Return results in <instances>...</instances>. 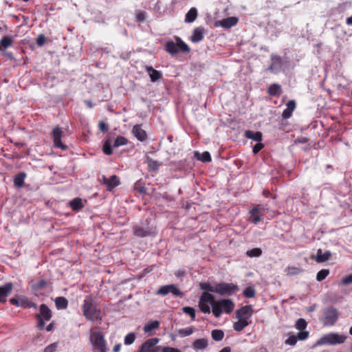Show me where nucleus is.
I'll use <instances>...</instances> for the list:
<instances>
[{
	"instance_id": "30",
	"label": "nucleus",
	"mask_w": 352,
	"mask_h": 352,
	"mask_svg": "<svg viewBox=\"0 0 352 352\" xmlns=\"http://www.w3.org/2000/svg\"><path fill=\"white\" fill-rule=\"evenodd\" d=\"M250 324V322L243 319H238V321L235 322L233 324V328L236 331L240 332L243 329Z\"/></svg>"
},
{
	"instance_id": "7",
	"label": "nucleus",
	"mask_w": 352,
	"mask_h": 352,
	"mask_svg": "<svg viewBox=\"0 0 352 352\" xmlns=\"http://www.w3.org/2000/svg\"><path fill=\"white\" fill-rule=\"evenodd\" d=\"M239 287L234 283H217L216 293L221 296H231L239 291Z\"/></svg>"
},
{
	"instance_id": "39",
	"label": "nucleus",
	"mask_w": 352,
	"mask_h": 352,
	"mask_svg": "<svg viewBox=\"0 0 352 352\" xmlns=\"http://www.w3.org/2000/svg\"><path fill=\"white\" fill-rule=\"evenodd\" d=\"M199 286L201 289L205 290L207 292H210L216 293L217 283L214 285H211L209 283L204 282L201 283Z\"/></svg>"
},
{
	"instance_id": "23",
	"label": "nucleus",
	"mask_w": 352,
	"mask_h": 352,
	"mask_svg": "<svg viewBox=\"0 0 352 352\" xmlns=\"http://www.w3.org/2000/svg\"><path fill=\"white\" fill-rule=\"evenodd\" d=\"M245 137L248 139L253 140L260 142L262 140V133L260 131H253L248 130L245 132Z\"/></svg>"
},
{
	"instance_id": "6",
	"label": "nucleus",
	"mask_w": 352,
	"mask_h": 352,
	"mask_svg": "<svg viewBox=\"0 0 352 352\" xmlns=\"http://www.w3.org/2000/svg\"><path fill=\"white\" fill-rule=\"evenodd\" d=\"M338 317V310L334 307H329L323 311L321 321L324 326H333L336 323Z\"/></svg>"
},
{
	"instance_id": "42",
	"label": "nucleus",
	"mask_w": 352,
	"mask_h": 352,
	"mask_svg": "<svg viewBox=\"0 0 352 352\" xmlns=\"http://www.w3.org/2000/svg\"><path fill=\"white\" fill-rule=\"evenodd\" d=\"M199 155V156L197 157V159L203 162H210L212 161V158L210 156V154L208 151H205L201 155L198 153H195V155Z\"/></svg>"
},
{
	"instance_id": "15",
	"label": "nucleus",
	"mask_w": 352,
	"mask_h": 352,
	"mask_svg": "<svg viewBox=\"0 0 352 352\" xmlns=\"http://www.w3.org/2000/svg\"><path fill=\"white\" fill-rule=\"evenodd\" d=\"M132 133L140 142L145 141L148 137L146 132L142 128L141 124L133 126Z\"/></svg>"
},
{
	"instance_id": "59",
	"label": "nucleus",
	"mask_w": 352,
	"mask_h": 352,
	"mask_svg": "<svg viewBox=\"0 0 352 352\" xmlns=\"http://www.w3.org/2000/svg\"><path fill=\"white\" fill-rule=\"evenodd\" d=\"M263 146H263V144H261L260 142L257 143L253 147V153H255V154L258 153L263 148Z\"/></svg>"
},
{
	"instance_id": "51",
	"label": "nucleus",
	"mask_w": 352,
	"mask_h": 352,
	"mask_svg": "<svg viewBox=\"0 0 352 352\" xmlns=\"http://www.w3.org/2000/svg\"><path fill=\"white\" fill-rule=\"evenodd\" d=\"M146 12L145 11H141V10L138 11V12L136 14V16H135L136 21H138V22L144 21L146 19Z\"/></svg>"
},
{
	"instance_id": "57",
	"label": "nucleus",
	"mask_w": 352,
	"mask_h": 352,
	"mask_svg": "<svg viewBox=\"0 0 352 352\" xmlns=\"http://www.w3.org/2000/svg\"><path fill=\"white\" fill-rule=\"evenodd\" d=\"M46 38L43 34H40L36 38V43L39 46H42L45 44Z\"/></svg>"
},
{
	"instance_id": "61",
	"label": "nucleus",
	"mask_w": 352,
	"mask_h": 352,
	"mask_svg": "<svg viewBox=\"0 0 352 352\" xmlns=\"http://www.w3.org/2000/svg\"><path fill=\"white\" fill-rule=\"evenodd\" d=\"M352 283V274L346 276L342 279V283L344 285H348Z\"/></svg>"
},
{
	"instance_id": "36",
	"label": "nucleus",
	"mask_w": 352,
	"mask_h": 352,
	"mask_svg": "<svg viewBox=\"0 0 352 352\" xmlns=\"http://www.w3.org/2000/svg\"><path fill=\"white\" fill-rule=\"evenodd\" d=\"M243 296L247 298H252L256 295V291L253 286H248L243 292Z\"/></svg>"
},
{
	"instance_id": "31",
	"label": "nucleus",
	"mask_w": 352,
	"mask_h": 352,
	"mask_svg": "<svg viewBox=\"0 0 352 352\" xmlns=\"http://www.w3.org/2000/svg\"><path fill=\"white\" fill-rule=\"evenodd\" d=\"M26 174L23 172L17 174L14 178V186L18 188L23 187L24 185V180Z\"/></svg>"
},
{
	"instance_id": "38",
	"label": "nucleus",
	"mask_w": 352,
	"mask_h": 352,
	"mask_svg": "<svg viewBox=\"0 0 352 352\" xmlns=\"http://www.w3.org/2000/svg\"><path fill=\"white\" fill-rule=\"evenodd\" d=\"M13 43L12 40L8 36H3L0 41V49L3 47L6 49L11 46Z\"/></svg>"
},
{
	"instance_id": "52",
	"label": "nucleus",
	"mask_w": 352,
	"mask_h": 352,
	"mask_svg": "<svg viewBox=\"0 0 352 352\" xmlns=\"http://www.w3.org/2000/svg\"><path fill=\"white\" fill-rule=\"evenodd\" d=\"M47 285V281L44 279L38 280L34 286V288L37 290H41L45 287Z\"/></svg>"
},
{
	"instance_id": "47",
	"label": "nucleus",
	"mask_w": 352,
	"mask_h": 352,
	"mask_svg": "<svg viewBox=\"0 0 352 352\" xmlns=\"http://www.w3.org/2000/svg\"><path fill=\"white\" fill-rule=\"evenodd\" d=\"M307 322L303 318H299L296 322L295 327L297 329L302 331L304 330L307 327Z\"/></svg>"
},
{
	"instance_id": "35",
	"label": "nucleus",
	"mask_w": 352,
	"mask_h": 352,
	"mask_svg": "<svg viewBox=\"0 0 352 352\" xmlns=\"http://www.w3.org/2000/svg\"><path fill=\"white\" fill-rule=\"evenodd\" d=\"M159 327L160 322L157 320H153L145 324L144 327V331L145 333H148L158 329Z\"/></svg>"
},
{
	"instance_id": "21",
	"label": "nucleus",
	"mask_w": 352,
	"mask_h": 352,
	"mask_svg": "<svg viewBox=\"0 0 352 352\" xmlns=\"http://www.w3.org/2000/svg\"><path fill=\"white\" fill-rule=\"evenodd\" d=\"M204 29L198 27L194 29L190 40L193 43H199L204 38Z\"/></svg>"
},
{
	"instance_id": "43",
	"label": "nucleus",
	"mask_w": 352,
	"mask_h": 352,
	"mask_svg": "<svg viewBox=\"0 0 352 352\" xmlns=\"http://www.w3.org/2000/svg\"><path fill=\"white\" fill-rule=\"evenodd\" d=\"M128 140L123 136H118L113 142L114 147H119L127 144Z\"/></svg>"
},
{
	"instance_id": "24",
	"label": "nucleus",
	"mask_w": 352,
	"mask_h": 352,
	"mask_svg": "<svg viewBox=\"0 0 352 352\" xmlns=\"http://www.w3.org/2000/svg\"><path fill=\"white\" fill-rule=\"evenodd\" d=\"M281 93V86L276 83L272 84L267 89V94L272 96H280Z\"/></svg>"
},
{
	"instance_id": "16",
	"label": "nucleus",
	"mask_w": 352,
	"mask_h": 352,
	"mask_svg": "<svg viewBox=\"0 0 352 352\" xmlns=\"http://www.w3.org/2000/svg\"><path fill=\"white\" fill-rule=\"evenodd\" d=\"M13 285L11 283H8L3 286L0 287V302L5 303L8 295L12 290Z\"/></svg>"
},
{
	"instance_id": "10",
	"label": "nucleus",
	"mask_w": 352,
	"mask_h": 352,
	"mask_svg": "<svg viewBox=\"0 0 352 352\" xmlns=\"http://www.w3.org/2000/svg\"><path fill=\"white\" fill-rule=\"evenodd\" d=\"M171 293L176 296H182V292L179 290L175 285H166L160 287L156 292L157 295L166 296L168 294Z\"/></svg>"
},
{
	"instance_id": "1",
	"label": "nucleus",
	"mask_w": 352,
	"mask_h": 352,
	"mask_svg": "<svg viewBox=\"0 0 352 352\" xmlns=\"http://www.w3.org/2000/svg\"><path fill=\"white\" fill-rule=\"evenodd\" d=\"M85 317L90 321H102L101 310L97 307L96 302L91 296H87L82 305Z\"/></svg>"
},
{
	"instance_id": "53",
	"label": "nucleus",
	"mask_w": 352,
	"mask_h": 352,
	"mask_svg": "<svg viewBox=\"0 0 352 352\" xmlns=\"http://www.w3.org/2000/svg\"><path fill=\"white\" fill-rule=\"evenodd\" d=\"M296 337H297V339L299 340H305L309 337V332L302 330L297 333Z\"/></svg>"
},
{
	"instance_id": "50",
	"label": "nucleus",
	"mask_w": 352,
	"mask_h": 352,
	"mask_svg": "<svg viewBox=\"0 0 352 352\" xmlns=\"http://www.w3.org/2000/svg\"><path fill=\"white\" fill-rule=\"evenodd\" d=\"M285 271L288 275H296L302 272L300 268L296 267H288Z\"/></svg>"
},
{
	"instance_id": "8",
	"label": "nucleus",
	"mask_w": 352,
	"mask_h": 352,
	"mask_svg": "<svg viewBox=\"0 0 352 352\" xmlns=\"http://www.w3.org/2000/svg\"><path fill=\"white\" fill-rule=\"evenodd\" d=\"M265 210V209L262 205H256L249 212V221L254 224H258L262 220L261 217L264 214Z\"/></svg>"
},
{
	"instance_id": "9",
	"label": "nucleus",
	"mask_w": 352,
	"mask_h": 352,
	"mask_svg": "<svg viewBox=\"0 0 352 352\" xmlns=\"http://www.w3.org/2000/svg\"><path fill=\"white\" fill-rule=\"evenodd\" d=\"M159 342L160 339L157 338H150L141 345L138 352H159L160 347L156 346Z\"/></svg>"
},
{
	"instance_id": "64",
	"label": "nucleus",
	"mask_w": 352,
	"mask_h": 352,
	"mask_svg": "<svg viewBox=\"0 0 352 352\" xmlns=\"http://www.w3.org/2000/svg\"><path fill=\"white\" fill-rule=\"evenodd\" d=\"M346 23L348 25H352V16L346 19Z\"/></svg>"
},
{
	"instance_id": "46",
	"label": "nucleus",
	"mask_w": 352,
	"mask_h": 352,
	"mask_svg": "<svg viewBox=\"0 0 352 352\" xmlns=\"http://www.w3.org/2000/svg\"><path fill=\"white\" fill-rule=\"evenodd\" d=\"M329 270L327 269H322L320 270L316 275V280L318 281H322L326 278V277L329 275Z\"/></svg>"
},
{
	"instance_id": "22",
	"label": "nucleus",
	"mask_w": 352,
	"mask_h": 352,
	"mask_svg": "<svg viewBox=\"0 0 352 352\" xmlns=\"http://www.w3.org/2000/svg\"><path fill=\"white\" fill-rule=\"evenodd\" d=\"M146 71L148 73L151 82H155L162 78L160 71L153 69L151 66H146Z\"/></svg>"
},
{
	"instance_id": "58",
	"label": "nucleus",
	"mask_w": 352,
	"mask_h": 352,
	"mask_svg": "<svg viewBox=\"0 0 352 352\" xmlns=\"http://www.w3.org/2000/svg\"><path fill=\"white\" fill-rule=\"evenodd\" d=\"M162 352H180V351L176 348L164 346L162 348Z\"/></svg>"
},
{
	"instance_id": "33",
	"label": "nucleus",
	"mask_w": 352,
	"mask_h": 352,
	"mask_svg": "<svg viewBox=\"0 0 352 352\" xmlns=\"http://www.w3.org/2000/svg\"><path fill=\"white\" fill-rule=\"evenodd\" d=\"M214 300H215V297L214 295H212V294H210L209 292H204L201 294L199 301L204 302L212 303L214 302Z\"/></svg>"
},
{
	"instance_id": "28",
	"label": "nucleus",
	"mask_w": 352,
	"mask_h": 352,
	"mask_svg": "<svg viewBox=\"0 0 352 352\" xmlns=\"http://www.w3.org/2000/svg\"><path fill=\"white\" fill-rule=\"evenodd\" d=\"M20 307L24 309L34 308V309H36L37 305L27 297L23 296L21 298Z\"/></svg>"
},
{
	"instance_id": "29",
	"label": "nucleus",
	"mask_w": 352,
	"mask_h": 352,
	"mask_svg": "<svg viewBox=\"0 0 352 352\" xmlns=\"http://www.w3.org/2000/svg\"><path fill=\"white\" fill-rule=\"evenodd\" d=\"M331 256L329 251H326L322 253V250L319 249L317 252L316 261L318 263H323L328 261Z\"/></svg>"
},
{
	"instance_id": "49",
	"label": "nucleus",
	"mask_w": 352,
	"mask_h": 352,
	"mask_svg": "<svg viewBox=\"0 0 352 352\" xmlns=\"http://www.w3.org/2000/svg\"><path fill=\"white\" fill-rule=\"evenodd\" d=\"M135 340V334L134 333H128L124 338V344L126 345L131 344Z\"/></svg>"
},
{
	"instance_id": "55",
	"label": "nucleus",
	"mask_w": 352,
	"mask_h": 352,
	"mask_svg": "<svg viewBox=\"0 0 352 352\" xmlns=\"http://www.w3.org/2000/svg\"><path fill=\"white\" fill-rule=\"evenodd\" d=\"M297 337L296 336H290L286 340H285V344H289V345H292V346H294L296 344L297 342Z\"/></svg>"
},
{
	"instance_id": "2",
	"label": "nucleus",
	"mask_w": 352,
	"mask_h": 352,
	"mask_svg": "<svg viewBox=\"0 0 352 352\" xmlns=\"http://www.w3.org/2000/svg\"><path fill=\"white\" fill-rule=\"evenodd\" d=\"M234 308V303L231 299H221L214 302L212 306V311L216 318H219L223 312L230 314Z\"/></svg>"
},
{
	"instance_id": "13",
	"label": "nucleus",
	"mask_w": 352,
	"mask_h": 352,
	"mask_svg": "<svg viewBox=\"0 0 352 352\" xmlns=\"http://www.w3.org/2000/svg\"><path fill=\"white\" fill-rule=\"evenodd\" d=\"M270 59L272 63L267 70L272 73H276L283 66V60L280 56L276 54H272Z\"/></svg>"
},
{
	"instance_id": "4",
	"label": "nucleus",
	"mask_w": 352,
	"mask_h": 352,
	"mask_svg": "<svg viewBox=\"0 0 352 352\" xmlns=\"http://www.w3.org/2000/svg\"><path fill=\"white\" fill-rule=\"evenodd\" d=\"M90 342L96 350L99 352H107L106 341L101 331H91L90 333Z\"/></svg>"
},
{
	"instance_id": "62",
	"label": "nucleus",
	"mask_w": 352,
	"mask_h": 352,
	"mask_svg": "<svg viewBox=\"0 0 352 352\" xmlns=\"http://www.w3.org/2000/svg\"><path fill=\"white\" fill-rule=\"evenodd\" d=\"M55 348L56 346L54 344H50L45 349L44 352H53L55 350Z\"/></svg>"
},
{
	"instance_id": "34",
	"label": "nucleus",
	"mask_w": 352,
	"mask_h": 352,
	"mask_svg": "<svg viewBox=\"0 0 352 352\" xmlns=\"http://www.w3.org/2000/svg\"><path fill=\"white\" fill-rule=\"evenodd\" d=\"M146 163L149 170L152 171H157L161 166V164L159 162L153 160L150 157H147Z\"/></svg>"
},
{
	"instance_id": "54",
	"label": "nucleus",
	"mask_w": 352,
	"mask_h": 352,
	"mask_svg": "<svg viewBox=\"0 0 352 352\" xmlns=\"http://www.w3.org/2000/svg\"><path fill=\"white\" fill-rule=\"evenodd\" d=\"M41 315H36V318L37 320V327L38 329L42 330L45 327V320L41 318Z\"/></svg>"
},
{
	"instance_id": "11",
	"label": "nucleus",
	"mask_w": 352,
	"mask_h": 352,
	"mask_svg": "<svg viewBox=\"0 0 352 352\" xmlns=\"http://www.w3.org/2000/svg\"><path fill=\"white\" fill-rule=\"evenodd\" d=\"M62 136L63 131L61 129L59 126H56L52 131L54 146L55 148H61L62 150H65L67 148V146L62 142Z\"/></svg>"
},
{
	"instance_id": "32",
	"label": "nucleus",
	"mask_w": 352,
	"mask_h": 352,
	"mask_svg": "<svg viewBox=\"0 0 352 352\" xmlns=\"http://www.w3.org/2000/svg\"><path fill=\"white\" fill-rule=\"evenodd\" d=\"M197 16V10L195 8H190L186 14L185 21L192 23Z\"/></svg>"
},
{
	"instance_id": "56",
	"label": "nucleus",
	"mask_w": 352,
	"mask_h": 352,
	"mask_svg": "<svg viewBox=\"0 0 352 352\" xmlns=\"http://www.w3.org/2000/svg\"><path fill=\"white\" fill-rule=\"evenodd\" d=\"M99 129L103 133H106L109 130L108 125L104 121H100L98 124Z\"/></svg>"
},
{
	"instance_id": "25",
	"label": "nucleus",
	"mask_w": 352,
	"mask_h": 352,
	"mask_svg": "<svg viewBox=\"0 0 352 352\" xmlns=\"http://www.w3.org/2000/svg\"><path fill=\"white\" fill-rule=\"evenodd\" d=\"M69 206L72 210L78 212L84 207V204L82 199L77 197L69 201Z\"/></svg>"
},
{
	"instance_id": "5",
	"label": "nucleus",
	"mask_w": 352,
	"mask_h": 352,
	"mask_svg": "<svg viewBox=\"0 0 352 352\" xmlns=\"http://www.w3.org/2000/svg\"><path fill=\"white\" fill-rule=\"evenodd\" d=\"M346 340V336L342 335H339L335 333H330L326 334L321 337L319 340H318L316 344L317 345H324V344H337L344 343Z\"/></svg>"
},
{
	"instance_id": "20",
	"label": "nucleus",
	"mask_w": 352,
	"mask_h": 352,
	"mask_svg": "<svg viewBox=\"0 0 352 352\" xmlns=\"http://www.w3.org/2000/svg\"><path fill=\"white\" fill-rule=\"evenodd\" d=\"M39 309L40 313L36 315H41V318L45 320V321H49L52 316V313L50 309L45 304H42L40 305Z\"/></svg>"
},
{
	"instance_id": "18",
	"label": "nucleus",
	"mask_w": 352,
	"mask_h": 352,
	"mask_svg": "<svg viewBox=\"0 0 352 352\" xmlns=\"http://www.w3.org/2000/svg\"><path fill=\"white\" fill-rule=\"evenodd\" d=\"M133 234L140 238H144L151 235L149 228H144L140 226H135L133 228Z\"/></svg>"
},
{
	"instance_id": "63",
	"label": "nucleus",
	"mask_w": 352,
	"mask_h": 352,
	"mask_svg": "<svg viewBox=\"0 0 352 352\" xmlns=\"http://www.w3.org/2000/svg\"><path fill=\"white\" fill-rule=\"evenodd\" d=\"M54 322H51L50 324H49L46 327V331H51L54 329Z\"/></svg>"
},
{
	"instance_id": "12",
	"label": "nucleus",
	"mask_w": 352,
	"mask_h": 352,
	"mask_svg": "<svg viewBox=\"0 0 352 352\" xmlns=\"http://www.w3.org/2000/svg\"><path fill=\"white\" fill-rule=\"evenodd\" d=\"M254 310L251 305H245L239 309L236 312V316L238 319H243L248 321L251 318Z\"/></svg>"
},
{
	"instance_id": "48",
	"label": "nucleus",
	"mask_w": 352,
	"mask_h": 352,
	"mask_svg": "<svg viewBox=\"0 0 352 352\" xmlns=\"http://www.w3.org/2000/svg\"><path fill=\"white\" fill-rule=\"evenodd\" d=\"M209 302H201V301H199V307L200 309V310L204 313V314H210V306L208 305Z\"/></svg>"
},
{
	"instance_id": "60",
	"label": "nucleus",
	"mask_w": 352,
	"mask_h": 352,
	"mask_svg": "<svg viewBox=\"0 0 352 352\" xmlns=\"http://www.w3.org/2000/svg\"><path fill=\"white\" fill-rule=\"evenodd\" d=\"M9 302L12 305H15L16 307H20L21 298L19 299H17V298H10Z\"/></svg>"
},
{
	"instance_id": "14",
	"label": "nucleus",
	"mask_w": 352,
	"mask_h": 352,
	"mask_svg": "<svg viewBox=\"0 0 352 352\" xmlns=\"http://www.w3.org/2000/svg\"><path fill=\"white\" fill-rule=\"evenodd\" d=\"M102 184L107 186V189L109 191H111L119 186L120 182L118 177L116 175H113L109 178H107L105 176H102Z\"/></svg>"
},
{
	"instance_id": "37",
	"label": "nucleus",
	"mask_w": 352,
	"mask_h": 352,
	"mask_svg": "<svg viewBox=\"0 0 352 352\" xmlns=\"http://www.w3.org/2000/svg\"><path fill=\"white\" fill-rule=\"evenodd\" d=\"M212 338L215 341H221L224 337V332L220 329H214L211 332Z\"/></svg>"
},
{
	"instance_id": "45",
	"label": "nucleus",
	"mask_w": 352,
	"mask_h": 352,
	"mask_svg": "<svg viewBox=\"0 0 352 352\" xmlns=\"http://www.w3.org/2000/svg\"><path fill=\"white\" fill-rule=\"evenodd\" d=\"M102 151L105 155H110L113 153V150L111 148V144L110 141L106 140L103 144Z\"/></svg>"
},
{
	"instance_id": "41",
	"label": "nucleus",
	"mask_w": 352,
	"mask_h": 352,
	"mask_svg": "<svg viewBox=\"0 0 352 352\" xmlns=\"http://www.w3.org/2000/svg\"><path fill=\"white\" fill-rule=\"evenodd\" d=\"M194 327H187V328H184V329H180L178 330V334L181 336V337H186V336H190L191 334L193 333L194 332Z\"/></svg>"
},
{
	"instance_id": "19",
	"label": "nucleus",
	"mask_w": 352,
	"mask_h": 352,
	"mask_svg": "<svg viewBox=\"0 0 352 352\" xmlns=\"http://www.w3.org/2000/svg\"><path fill=\"white\" fill-rule=\"evenodd\" d=\"M286 106V109L283 111L282 113V117L284 119H289V118L292 117V113L296 107V103L295 100H291L287 103Z\"/></svg>"
},
{
	"instance_id": "44",
	"label": "nucleus",
	"mask_w": 352,
	"mask_h": 352,
	"mask_svg": "<svg viewBox=\"0 0 352 352\" xmlns=\"http://www.w3.org/2000/svg\"><path fill=\"white\" fill-rule=\"evenodd\" d=\"M182 311L184 313L189 315L190 316V318L192 320H195V317H196V314H195V310L193 307H184L182 308Z\"/></svg>"
},
{
	"instance_id": "3",
	"label": "nucleus",
	"mask_w": 352,
	"mask_h": 352,
	"mask_svg": "<svg viewBox=\"0 0 352 352\" xmlns=\"http://www.w3.org/2000/svg\"><path fill=\"white\" fill-rule=\"evenodd\" d=\"M176 42L169 41L166 43L165 50L171 55H175L179 52L188 53L190 51L189 46L184 43L179 37L175 38Z\"/></svg>"
},
{
	"instance_id": "27",
	"label": "nucleus",
	"mask_w": 352,
	"mask_h": 352,
	"mask_svg": "<svg viewBox=\"0 0 352 352\" xmlns=\"http://www.w3.org/2000/svg\"><path fill=\"white\" fill-rule=\"evenodd\" d=\"M56 307L57 309H65L68 307V300L63 296L56 297L54 300Z\"/></svg>"
},
{
	"instance_id": "17",
	"label": "nucleus",
	"mask_w": 352,
	"mask_h": 352,
	"mask_svg": "<svg viewBox=\"0 0 352 352\" xmlns=\"http://www.w3.org/2000/svg\"><path fill=\"white\" fill-rule=\"evenodd\" d=\"M239 19L236 16H229L219 21V24L223 28L229 29L237 24Z\"/></svg>"
},
{
	"instance_id": "40",
	"label": "nucleus",
	"mask_w": 352,
	"mask_h": 352,
	"mask_svg": "<svg viewBox=\"0 0 352 352\" xmlns=\"http://www.w3.org/2000/svg\"><path fill=\"white\" fill-rule=\"evenodd\" d=\"M262 250L259 248H252L248 250L246 255L249 257H259L262 254Z\"/></svg>"
},
{
	"instance_id": "26",
	"label": "nucleus",
	"mask_w": 352,
	"mask_h": 352,
	"mask_svg": "<svg viewBox=\"0 0 352 352\" xmlns=\"http://www.w3.org/2000/svg\"><path fill=\"white\" fill-rule=\"evenodd\" d=\"M208 345V342L206 338L197 339L192 344V347L195 350H202L206 349Z\"/></svg>"
}]
</instances>
